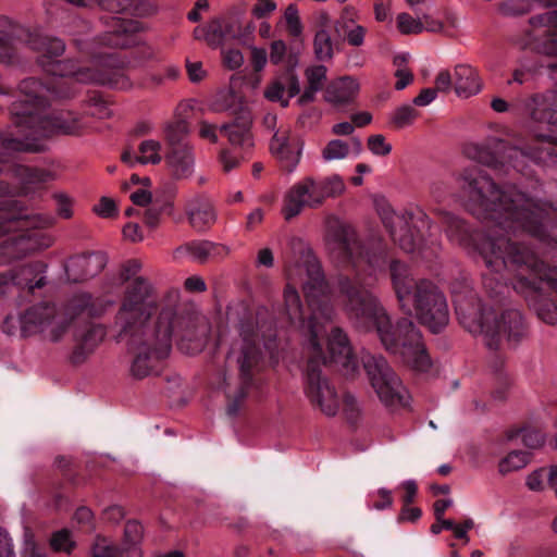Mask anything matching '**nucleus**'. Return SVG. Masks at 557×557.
<instances>
[{
    "instance_id": "nucleus-1",
    "label": "nucleus",
    "mask_w": 557,
    "mask_h": 557,
    "mask_svg": "<svg viewBox=\"0 0 557 557\" xmlns=\"http://www.w3.org/2000/svg\"><path fill=\"white\" fill-rule=\"evenodd\" d=\"M324 243L333 259L350 267L355 281H339L343 308L354 325L364 332L374 330L386 351L399 355L403 362L418 372H426L432 361L422 335L413 322L400 319L394 325L379 299L361 285L362 273L373 276L385 269L387 246L381 237L360 242L355 230L334 214L324 219Z\"/></svg>"
},
{
    "instance_id": "nucleus-2",
    "label": "nucleus",
    "mask_w": 557,
    "mask_h": 557,
    "mask_svg": "<svg viewBox=\"0 0 557 557\" xmlns=\"http://www.w3.org/2000/svg\"><path fill=\"white\" fill-rule=\"evenodd\" d=\"M468 197V210L481 220H490L493 227L484 232L471 231L458 216L443 212L441 223L450 242L468 252H476L482 260V247L491 238H509L500 234L527 233L545 245L557 248V226L550 224V212L557 211V199L544 201L528 196L513 185L502 188L478 169H466L458 178Z\"/></svg>"
},
{
    "instance_id": "nucleus-3",
    "label": "nucleus",
    "mask_w": 557,
    "mask_h": 557,
    "mask_svg": "<svg viewBox=\"0 0 557 557\" xmlns=\"http://www.w3.org/2000/svg\"><path fill=\"white\" fill-rule=\"evenodd\" d=\"M37 37L45 36L40 34L30 35L27 45L32 50L38 53L37 61L42 70L52 75V73L48 71V69L52 66L46 65V67H44L40 63L45 51L32 47L30 41ZM53 76H58V74H53ZM59 79L48 85H44L33 77L21 82L18 88L25 99L15 101L11 107V113L13 115V123L18 129V133L24 135L25 138H9L0 134V151L38 152L42 149L41 145L37 143L39 138L50 137L54 134L81 135L90 128L85 115H77L71 112L65 114L44 115L39 111V109L45 106L48 98L65 99L74 96L73 76L59 75Z\"/></svg>"
},
{
    "instance_id": "nucleus-4",
    "label": "nucleus",
    "mask_w": 557,
    "mask_h": 557,
    "mask_svg": "<svg viewBox=\"0 0 557 557\" xmlns=\"http://www.w3.org/2000/svg\"><path fill=\"white\" fill-rule=\"evenodd\" d=\"M149 286L137 281L116 312L113 330L117 342H125L133 355L131 374L135 379L158 375L172 350L173 312L166 308L151 320L147 300Z\"/></svg>"
},
{
    "instance_id": "nucleus-5",
    "label": "nucleus",
    "mask_w": 557,
    "mask_h": 557,
    "mask_svg": "<svg viewBox=\"0 0 557 557\" xmlns=\"http://www.w3.org/2000/svg\"><path fill=\"white\" fill-rule=\"evenodd\" d=\"M298 267H286V276L288 283L284 289V311L292 324L300 329L306 338V349H312L317 355H321L322 339L324 338L326 324L334 315L333 307L326 294V284L320 263L311 255L306 260L307 278L302 282V288L310 308L308 321L304 320L302 306L297 289L293 286L296 283Z\"/></svg>"
},
{
    "instance_id": "nucleus-6",
    "label": "nucleus",
    "mask_w": 557,
    "mask_h": 557,
    "mask_svg": "<svg viewBox=\"0 0 557 557\" xmlns=\"http://www.w3.org/2000/svg\"><path fill=\"white\" fill-rule=\"evenodd\" d=\"M454 304L459 323L473 335H481L490 349H498L503 339L516 344L527 335L523 317L517 309L496 312L470 289L456 293Z\"/></svg>"
},
{
    "instance_id": "nucleus-7",
    "label": "nucleus",
    "mask_w": 557,
    "mask_h": 557,
    "mask_svg": "<svg viewBox=\"0 0 557 557\" xmlns=\"http://www.w3.org/2000/svg\"><path fill=\"white\" fill-rule=\"evenodd\" d=\"M389 274L400 308L406 312L413 309L418 320L433 333L443 330L449 321L446 297L432 282H416L407 264L392 260Z\"/></svg>"
},
{
    "instance_id": "nucleus-8",
    "label": "nucleus",
    "mask_w": 557,
    "mask_h": 557,
    "mask_svg": "<svg viewBox=\"0 0 557 557\" xmlns=\"http://www.w3.org/2000/svg\"><path fill=\"white\" fill-rule=\"evenodd\" d=\"M484 264L503 280L530 277L557 293V267H548L531 246L510 238H491L483 247Z\"/></svg>"
},
{
    "instance_id": "nucleus-9",
    "label": "nucleus",
    "mask_w": 557,
    "mask_h": 557,
    "mask_svg": "<svg viewBox=\"0 0 557 557\" xmlns=\"http://www.w3.org/2000/svg\"><path fill=\"white\" fill-rule=\"evenodd\" d=\"M32 47L44 50L45 54L40 59L44 67L48 69L52 74L61 76L71 75L74 82L85 84L108 85L112 88L127 90L132 88V82L122 67L115 66V60L110 54L101 53L95 57L92 66H77L71 60H57L65 50L64 42L54 37H37L32 41Z\"/></svg>"
},
{
    "instance_id": "nucleus-10",
    "label": "nucleus",
    "mask_w": 557,
    "mask_h": 557,
    "mask_svg": "<svg viewBox=\"0 0 557 557\" xmlns=\"http://www.w3.org/2000/svg\"><path fill=\"white\" fill-rule=\"evenodd\" d=\"M111 304V301L92 299L87 293L73 296L62 311L58 310L53 304L40 302L29 307L20 315V332L22 336L47 333L50 341L58 342L66 333L75 315L82 312H87L88 315H100Z\"/></svg>"
},
{
    "instance_id": "nucleus-11",
    "label": "nucleus",
    "mask_w": 557,
    "mask_h": 557,
    "mask_svg": "<svg viewBox=\"0 0 557 557\" xmlns=\"http://www.w3.org/2000/svg\"><path fill=\"white\" fill-rule=\"evenodd\" d=\"M262 327L263 325H256L252 319L240 321L238 326L239 337L233 342L228 351L227 363L237 368L242 381V387L235 396L234 404L227 408L230 414H236L238 411L237 403L246 396V391L258 371L261 360L259 343L264 337V333L261 331Z\"/></svg>"
},
{
    "instance_id": "nucleus-12",
    "label": "nucleus",
    "mask_w": 557,
    "mask_h": 557,
    "mask_svg": "<svg viewBox=\"0 0 557 557\" xmlns=\"http://www.w3.org/2000/svg\"><path fill=\"white\" fill-rule=\"evenodd\" d=\"M362 363L372 388L384 406L396 408L406 405L407 389L383 356L367 354L362 357Z\"/></svg>"
},
{
    "instance_id": "nucleus-13",
    "label": "nucleus",
    "mask_w": 557,
    "mask_h": 557,
    "mask_svg": "<svg viewBox=\"0 0 557 557\" xmlns=\"http://www.w3.org/2000/svg\"><path fill=\"white\" fill-rule=\"evenodd\" d=\"M507 282L512 288L521 294L536 312L540 320L549 325L557 324V304L544 297L540 293L539 282L530 277H518L517 280L494 278L490 274L483 276V286L492 298L497 297L508 289Z\"/></svg>"
},
{
    "instance_id": "nucleus-14",
    "label": "nucleus",
    "mask_w": 557,
    "mask_h": 557,
    "mask_svg": "<svg viewBox=\"0 0 557 557\" xmlns=\"http://www.w3.org/2000/svg\"><path fill=\"white\" fill-rule=\"evenodd\" d=\"M309 360L306 370L305 394L310 404L323 414L334 417L339 409V397L335 387L322 375L321 366L326 362L321 347V355L307 349Z\"/></svg>"
},
{
    "instance_id": "nucleus-15",
    "label": "nucleus",
    "mask_w": 557,
    "mask_h": 557,
    "mask_svg": "<svg viewBox=\"0 0 557 557\" xmlns=\"http://www.w3.org/2000/svg\"><path fill=\"white\" fill-rule=\"evenodd\" d=\"M542 151L535 148L511 144L499 138H491L478 150V160L482 164L500 170L511 166L521 172L528 160H541Z\"/></svg>"
},
{
    "instance_id": "nucleus-16",
    "label": "nucleus",
    "mask_w": 557,
    "mask_h": 557,
    "mask_svg": "<svg viewBox=\"0 0 557 557\" xmlns=\"http://www.w3.org/2000/svg\"><path fill=\"white\" fill-rule=\"evenodd\" d=\"M172 336L177 338L180 350L188 355H195L203 350L210 333L211 325L208 319L196 312L175 313L173 310Z\"/></svg>"
},
{
    "instance_id": "nucleus-17",
    "label": "nucleus",
    "mask_w": 557,
    "mask_h": 557,
    "mask_svg": "<svg viewBox=\"0 0 557 557\" xmlns=\"http://www.w3.org/2000/svg\"><path fill=\"white\" fill-rule=\"evenodd\" d=\"M53 243L54 237L47 233H14L0 244V256L9 262L47 249Z\"/></svg>"
},
{
    "instance_id": "nucleus-18",
    "label": "nucleus",
    "mask_w": 557,
    "mask_h": 557,
    "mask_svg": "<svg viewBox=\"0 0 557 557\" xmlns=\"http://www.w3.org/2000/svg\"><path fill=\"white\" fill-rule=\"evenodd\" d=\"M308 207L317 209L321 207L320 199L314 188V178L305 177L295 183L284 195L281 213L285 221L298 216Z\"/></svg>"
},
{
    "instance_id": "nucleus-19",
    "label": "nucleus",
    "mask_w": 557,
    "mask_h": 557,
    "mask_svg": "<svg viewBox=\"0 0 557 557\" xmlns=\"http://www.w3.org/2000/svg\"><path fill=\"white\" fill-rule=\"evenodd\" d=\"M46 269L45 263L37 261L0 272V296L11 286L27 289L29 293L44 287L47 284Z\"/></svg>"
},
{
    "instance_id": "nucleus-20",
    "label": "nucleus",
    "mask_w": 557,
    "mask_h": 557,
    "mask_svg": "<svg viewBox=\"0 0 557 557\" xmlns=\"http://www.w3.org/2000/svg\"><path fill=\"white\" fill-rule=\"evenodd\" d=\"M0 219L4 220V222L0 224V234L9 232L11 227L17 223L33 228H48L55 224V219L51 214H28L16 200L0 201Z\"/></svg>"
},
{
    "instance_id": "nucleus-21",
    "label": "nucleus",
    "mask_w": 557,
    "mask_h": 557,
    "mask_svg": "<svg viewBox=\"0 0 557 557\" xmlns=\"http://www.w3.org/2000/svg\"><path fill=\"white\" fill-rule=\"evenodd\" d=\"M235 117L232 122L222 124L220 131L225 134L228 143L248 153L255 146L252 127V114L247 108L233 111Z\"/></svg>"
},
{
    "instance_id": "nucleus-22",
    "label": "nucleus",
    "mask_w": 557,
    "mask_h": 557,
    "mask_svg": "<svg viewBox=\"0 0 557 557\" xmlns=\"http://www.w3.org/2000/svg\"><path fill=\"white\" fill-rule=\"evenodd\" d=\"M383 223L388 230L393 240L406 252H414L421 249V238L414 235L416 227L412 215H400L393 211L386 212Z\"/></svg>"
},
{
    "instance_id": "nucleus-23",
    "label": "nucleus",
    "mask_w": 557,
    "mask_h": 557,
    "mask_svg": "<svg viewBox=\"0 0 557 557\" xmlns=\"http://www.w3.org/2000/svg\"><path fill=\"white\" fill-rule=\"evenodd\" d=\"M301 150V140L293 137L289 129L275 131L271 138L270 151L272 156L288 172H293L298 165Z\"/></svg>"
},
{
    "instance_id": "nucleus-24",
    "label": "nucleus",
    "mask_w": 557,
    "mask_h": 557,
    "mask_svg": "<svg viewBox=\"0 0 557 557\" xmlns=\"http://www.w3.org/2000/svg\"><path fill=\"white\" fill-rule=\"evenodd\" d=\"M327 348L330 352V361L338 366L343 375L352 377L358 371V362L352 355V350L347 335L341 329H333L329 341Z\"/></svg>"
},
{
    "instance_id": "nucleus-25",
    "label": "nucleus",
    "mask_w": 557,
    "mask_h": 557,
    "mask_svg": "<svg viewBox=\"0 0 557 557\" xmlns=\"http://www.w3.org/2000/svg\"><path fill=\"white\" fill-rule=\"evenodd\" d=\"M239 32L238 21L228 16L216 17L206 26L195 28L196 37L203 38L213 48L222 46L227 39L236 38Z\"/></svg>"
},
{
    "instance_id": "nucleus-26",
    "label": "nucleus",
    "mask_w": 557,
    "mask_h": 557,
    "mask_svg": "<svg viewBox=\"0 0 557 557\" xmlns=\"http://www.w3.org/2000/svg\"><path fill=\"white\" fill-rule=\"evenodd\" d=\"M144 528L138 521H127L124 528V552H128L141 542ZM122 554L111 540L98 536L92 545V557H115Z\"/></svg>"
},
{
    "instance_id": "nucleus-27",
    "label": "nucleus",
    "mask_w": 557,
    "mask_h": 557,
    "mask_svg": "<svg viewBox=\"0 0 557 557\" xmlns=\"http://www.w3.org/2000/svg\"><path fill=\"white\" fill-rule=\"evenodd\" d=\"M106 265V258L100 253H89L70 259L65 267L69 281L81 282L96 276Z\"/></svg>"
},
{
    "instance_id": "nucleus-28",
    "label": "nucleus",
    "mask_w": 557,
    "mask_h": 557,
    "mask_svg": "<svg viewBox=\"0 0 557 557\" xmlns=\"http://www.w3.org/2000/svg\"><path fill=\"white\" fill-rule=\"evenodd\" d=\"M359 83L351 76H342L331 81L324 90V100L334 107H343L355 101L359 94Z\"/></svg>"
},
{
    "instance_id": "nucleus-29",
    "label": "nucleus",
    "mask_w": 557,
    "mask_h": 557,
    "mask_svg": "<svg viewBox=\"0 0 557 557\" xmlns=\"http://www.w3.org/2000/svg\"><path fill=\"white\" fill-rule=\"evenodd\" d=\"M186 214L191 227L198 232L209 230L216 221L211 201L203 196H197L187 202Z\"/></svg>"
},
{
    "instance_id": "nucleus-30",
    "label": "nucleus",
    "mask_w": 557,
    "mask_h": 557,
    "mask_svg": "<svg viewBox=\"0 0 557 557\" xmlns=\"http://www.w3.org/2000/svg\"><path fill=\"white\" fill-rule=\"evenodd\" d=\"M230 250L226 246L209 240L191 242L178 247L175 256H190L195 261L205 263L209 259H221L228 255Z\"/></svg>"
},
{
    "instance_id": "nucleus-31",
    "label": "nucleus",
    "mask_w": 557,
    "mask_h": 557,
    "mask_svg": "<svg viewBox=\"0 0 557 557\" xmlns=\"http://www.w3.org/2000/svg\"><path fill=\"white\" fill-rule=\"evenodd\" d=\"M531 119L536 123L557 126V92L547 91L532 98Z\"/></svg>"
},
{
    "instance_id": "nucleus-32",
    "label": "nucleus",
    "mask_w": 557,
    "mask_h": 557,
    "mask_svg": "<svg viewBox=\"0 0 557 557\" xmlns=\"http://www.w3.org/2000/svg\"><path fill=\"white\" fill-rule=\"evenodd\" d=\"M165 161L175 178H187L194 172L195 158L188 145L170 149Z\"/></svg>"
},
{
    "instance_id": "nucleus-33",
    "label": "nucleus",
    "mask_w": 557,
    "mask_h": 557,
    "mask_svg": "<svg viewBox=\"0 0 557 557\" xmlns=\"http://www.w3.org/2000/svg\"><path fill=\"white\" fill-rule=\"evenodd\" d=\"M14 176L21 185V193L28 195L38 189L42 184L51 181L53 175L50 171L39 168H30L16 164L13 168Z\"/></svg>"
},
{
    "instance_id": "nucleus-34",
    "label": "nucleus",
    "mask_w": 557,
    "mask_h": 557,
    "mask_svg": "<svg viewBox=\"0 0 557 557\" xmlns=\"http://www.w3.org/2000/svg\"><path fill=\"white\" fill-rule=\"evenodd\" d=\"M454 89L458 97L469 98L481 90L476 71L467 64H459L454 70Z\"/></svg>"
},
{
    "instance_id": "nucleus-35",
    "label": "nucleus",
    "mask_w": 557,
    "mask_h": 557,
    "mask_svg": "<svg viewBox=\"0 0 557 557\" xmlns=\"http://www.w3.org/2000/svg\"><path fill=\"white\" fill-rule=\"evenodd\" d=\"M330 29L331 18L329 14L321 13L313 39V52L319 61H329L333 58L334 48Z\"/></svg>"
},
{
    "instance_id": "nucleus-36",
    "label": "nucleus",
    "mask_w": 557,
    "mask_h": 557,
    "mask_svg": "<svg viewBox=\"0 0 557 557\" xmlns=\"http://www.w3.org/2000/svg\"><path fill=\"white\" fill-rule=\"evenodd\" d=\"M326 77L327 69L325 65L314 64L308 66L305 70L306 87L298 102L301 106L313 102L317 94L323 89Z\"/></svg>"
},
{
    "instance_id": "nucleus-37",
    "label": "nucleus",
    "mask_w": 557,
    "mask_h": 557,
    "mask_svg": "<svg viewBox=\"0 0 557 557\" xmlns=\"http://www.w3.org/2000/svg\"><path fill=\"white\" fill-rule=\"evenodd\" d=\"M362 151V143L358 137H352L349 141L342 139L330 140L322 150L324 161H335L348 158L351 153L359 156Z\"/></svg>"
},
{
    "instance_id": "nucleus-38",
    "label": "nucleus",
    "mask_w": 557,
    "mask_h": 557,
    "mask_svg": "<svg viewBox=\"0 0 557 557\" xmlns=\"http://www.w3.org/2000/svg\"><path fill=\"white\" fill-rule=\"evenodd\" d=\"M112 29L104 33L100 38L103 46L112 48H127L133 45V37L129 34L131 23L122 17H112Z\"/></svg>"
},
{
    "instance_id": "nucleus-39",
    "label": "nucleus",
    "mask_w": 557,
    "mask_h": 557,
    "mask_svg": "<svg viewBox=\"0 0 557 557\" xmlns=\"http://www.w3.org/2000/svg\"><path fill=\"white\" fill-rule=\"evenodd\" d=\"M140 270H141V262L136 259L128 260L123 264L122 270H121V278H122V281L127 282L128 284L125 288L124 297H123L121 305L125 301L127 292L133 287V285L137 281L141 280V281L146 282L149 286L147 300L151 304L152 312H153L156 310V302H154V300L151 299L152 286L147 278L138 275Z\"/></svg>"
},
{
    "instance_id": "nucleus-40",
    "label": "nucleus",
    "mask_w": 557,
    "mask_h": 557,
    "mask_svg": "<svg viewBox=\"0 0 557 557\" xmlns=\"http://www.w3.org/2000/svg\"><path fill=\"white\" fill-rule=\"evenodd\" d=\"M314 188L322 206L325 199L341 196L346 187L343 178L333 174L320 180L314 178Z\"/></svg>"
},
{
    "instance_id": "nucleus-41",
    "label": "nucleus",
    "mask_w": 557,
    "mask_h": 557,
    "mask_svg": "<svg viewBox=\"0 0 557 557\" xmlns=\"http://www.w3.org/2000/svg\"><path fill=\"white\" fill-rule=\"evenodd\" d=\"M556 488L557 486V465L549 466L548 468H540L527 478V486L531 491L540 492L546 486Z\"/></svg>"
},
{
    "instance_id": "nucleus-42",
    "label": "nucleus",
    "mask_w": 557,
    "mask_h": 557,
    "mask_svg": "<svg viewBox=\"0 0 557 557\" xmlns=\"http://www.w3.org/2000/svg\"><path fill=\"white\" fill-rule=\"evenodd\" d=\"M106 331L101 325L90 324L82 333L76 334L78 341L77 350L91 352L104 338Z\"/></svg>"
},
{
    "instance_id": "nucleus-43",
    "label": "nucleus",
    "mask_w": 557,
    "mask_h": 557,
    "mask_svg": "<svg viewBox=\"0 0 557 557\" xmlns=\"http://www.w3.org/2000/svg\"><path fill=\"white\" fill-rule=\"evenodd\" d=\"M188 132V124L185 120L182 119L168 122L163 126L164 137L170 146V149L186 145L183 141Z\"/></svg>"
},
{
    "instance_id": "nucleus-44",
    "label": "nucleus",
    "mask_w": 557,
    "mask_h": 557,
    "mask_svg": "<svg viewBox=\"0 0 557 557\" xmlns=\"http://www.w3.org/2000/svg\"><path fill=\"white\" fill-rule=\"evenodd\" d=\"M139 156L136 160L139 163L158 164L161 161V144L153 139H147L140 143L138 147Z\"/></svg>"
},
{
    "instance_id": "nucleus-45",
    "label": "nucleus",
    "mask_w": 557,
    "mask_h": 557,
    "mask_svg": "<svg viewBox=\"0 0 557 557\" xmlns=\"http://www.w3.org/2000/svg\"><path fill=\"white\" fill-rule=\"evenodd\" d=\"M50 546L54 553L70 555L75 547L72 532L67 529L53 532L50 537Z\"/></svg>"
},
{
    "instance_id": "nucleus-46",
    "label": "nucleus",
    "mask_w": 557,
    "mask_h": 557,
    "mask_svg": "<svg viewBox=\"0 0 557 557\" xmlns=\"http://www.w3.org/2000/svg\"><path fill=\"white\" fill-rule=\"evenodd\" d=\"M530 462V454L521 450L509 453L499 462V471L505 474L524 468Z\"/></svg>"
},
{
    "instance_id": "nucleus-47",
    "label": "nucleus",
    "mask_w": 557,
    "mask_h": 557,
    "mask_svg": "<svg viewBox=\"0 0 557 557\" xmlns=\"http://www.w3.org/2000/svg\"><path fill=\"white\" fill-rule=\"evenodd\" d=\"M419 112L412 104H404L395 109L392 114V122L397 128L410 126L418 119Z\"/></svg>"
},
{
    "instance_id": "nucleus-48",
    "label": "nucleus",
    "mask_w": 557,
    "mask_h": 557,
    "mask_svg": "<svg viewBox=\"0 0 557 557\" xmlns=\"http://www.w3.org/2000/svg\"><path fill=\"white\" fill-rule=\"evenodd\" d=\"M396 22L397 28L403 35L422 33V20L420 17L416 18L409 13L403 12L397 15Z\"/></svg>"
},
{
    "instance_id": "nucleus-49",
    "label": "nucleus",
    "mask_w": 557,
    "mask_h": 557,
    "mask_svg": "<svg viewBox=\"0 0 557 557\" xmlns=\"http://www.w3.org/2000/svg\"><path fill=\"white\" fill-rule=\"evenodd\" d=\"M173 205L170 201L164 202L162 206H152L145 211L144 222L150 228H156L160 224L161 214L166 212L171 214Z\"/></svg>"
},
{
    "instance_id": "nucleus-50",
    "label": "nucleus",
    "mask_w": 557,
    "mask_h": 557,
    "mask_svg": "<svg viewBox=\"0 0 557 557\" xmlns=\"http://www.w3.org/2000/svg\"><path fill=\"white\" fill-rule=\"evenodd\" d=\"M53 200L55 201V212L61 219H71L74 214L73 207L74 200L64 193L53 194Z\"/></svg>"
},
{
    "instance_id": "nucleus-51",
    "label": "nucleus",
    "mask_w": 557,
    "mask_h": 557,
    "mask_svg": "<svg viewBox=\"0 0 557 557\" xmlns=\"http://www.w3.org/2000/svg\"><path fill=\"white\" fill-rule=\"evenodd\" d=\"M287 30L293 37H299L302 34V24L300 22L298 9L295 4H289L284 13Z\"/></svg>"
},
{
    "instance_id": "nucleus-52",
    "label": "nucleus",
    "mask_w": 557,
    "mask_h": 557,
    "mask_svg": "<svg viewBox=\"0 0 557 557\" xmlns=\"http://www.w3.org/2000/svg\"><path fill=\"white\" fill-rule=\"evenodd\" d=\"M368 149L377 157L388 156L392 151V145L381 134L371 135L367 140Z\"/></svg>"
},
{
    "instance_id": "nucleus-53",
    "label": "nucleus",
    "mask_w": 557,
    "mask_h": 557,
    "mask_svg": "<svg viewBox=\"0 0 557 557\" xmlns=\"http://www.w3.org/2000/svg\"><path fill=\"white\" fill-rule=\"evenodd\" d=\"M502 14L517 16L530 11L529 0H507L499 4Z\"/></svg>"
},
{
    "instance_id": "nucleus-54",
    "label": "nucleus",
    "mask_w": 557,
    "mask_h": 557,
    "mask_svg": "<svg viewBox=\"0 0 557 557\" xmlns=\"http://www.w3.org/2000/svg\"><path fill=\"white\" fill-rule=\"evenodd\" d=\"M100 7L113 14H132L134 9L129 0H100Z\"/></svg>"
},
{
    "instance_id": "nucleus-55",
    "label": "nucleus",
    "mask_w": 557,
    "mask_h": 557,
    "mask_svg": "<svg viewBox=\"0 0 557 557\" xmlns=\"http://www.w3.org/2000/svg\"><path fill=\"white\" fill-rule=\"evenodd\" d=\"M285 84L281 81L272 82L264 90V96L270 101H280L283 107L288 106V99H284Z\"/></svg>"
},
{
    "instance_id": "nucleus-56",
    "label": "nucleus",
    "mask_w": 557,
    "mask_h": 557,
    "mask_svg": "<svg viewBox=\"0 0 557 557\" xmlns=\"http://www.w3.org/2000/svg\"><path fill=\"white\" fill-rule=\"evenodd\" d=\"M519 433H521L522 443L529 448H540L545 442L543 433L539 430L523 429Z\"/></svg>"
},
{
    "instance_id": "nucleus-57",
    "label": "nucleus",
    "mask_w": 557,
    "mask_h": 557,
    "mask_svg": "<svg viewBox=\"0 0 557 557\" xmlns=\"http://www.w3.org/2000/svg\"><path fill=\"white\" fill-rule=\"evenodd\" d=\"M17 60L16 48L11 39L2 38L0 40V63L12 64Z\"/></svg>"
},
{
    "instance_id": "nucleus-58",
    "label": "nucleus",
    "mask_w": 557,
    "mask_h": 557,
    "mask_svg": "<svg viewBox=\"0 0 557 557\" xmlns=\"http://www.w3.org/2000/svg\"><path fill=\"white\" fill-rule=\"evenodd\" d=\"M94 211L100 218H112L116 214L117 209L113 199L101 197L99 202L94 207Z\"/></svg>"
},
{
    "instance_id": "nucleus-59",
    "label": "nucleus",
    "mask_w": 557,
    "mask_h": 557,
    "mask_svg": "<svg viewBox=\"0 0 557 557\" xmlns=\"http://www.w3.org/2000/svg\"><path fill=\"white\" fill-rule=\"evenodd\" d=\"M219 160L223 171L228 173L239 166L240 162L244 160V156L238 158L231 150L222 149L219 156Z\"/></svg>"
},
{
    "instance_id": "nucleus-60",
    "label": "nucleus",
    "mask_w": 557,
    "mask_h": 557,
    "mask_svg": "<svg viewBox=\"0 0 557 557\" xmlns=\"http://www.w3.org/2000/svg\"><path fill=\"white\" fill-rule=\"evenodd\" d=\"M372 498H374V500L371 507L376 510H384L393 505L392 492L384 487L377 490L375 494H372Z\"/></svg>"
},
{
    "instance_id": "nucleus-61",
    "label": "nucleus",
    "mask_w": 557,
    "mask_h": 557,
    "mask_svg": "<svg viewBox=\"0 0 557 557\" xmlns=\"http://www.w3.org/2000/svg\"><path fill=\"white\" fill-rule=\"evenodd\" d=\"M90 102L91 103L88 115L95 116L97 119H108L111 116L112 112L106 101L95 97L91 98Z\"/></svg>"
},
{
    "instance_id": "nucleus-62",
    "label": "nucleus",
    "mask_w": 557,
    "mask_h": 557,
    "mask_svg": "<svg viewBox=\"0 0 557 557\" xmlns=\"http://www.w3.org/2000/svg\"><path fill=\"white\" fill-rule=\"evenodd\" d=\"M223 63L230 70H237L244 63V55L237 49H230L223 52Z\"/></svg>"
},
{
    "instance_id": "nucleus-63",
    "label": "nucleus",
    "mask_w": 557,
    "mask_h": 557,
    "mask_svg": "<svg viewBox=\"0 0 557 557\" xmlns=\"http://www.w3.org/2000/svg\"><path fill=\"white\" fill-rule=\"evenodd\" d=\"M198 135L212 144L218 143V126L207 121L198 123Z\"/></svg>"
},
{
    "instance_id": "nucleus-64",
    "label": "nucleus",
    "mask_w": 557,
    "mask_h": 557,
    "mask_svg": "<svg viewBox=\"0 0 557 557\" xmlns=\"http://www.w3.org/2000/svg\"><path fill=\"white\" fill-rule=\"evenodd\" d=\"M436 92H449L453 87V76L447 70H442L437 73L434 81Z\"/></svg>"
}]
</instances>
